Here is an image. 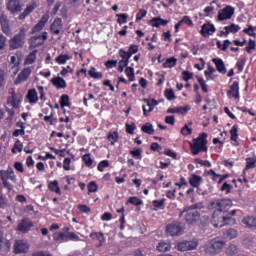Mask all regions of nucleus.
<instances>
[{
    "label": "nucleus",
    "instance_id": "1",
    "mask_svg": "<svg viewBox=\"0 0 256 256\" xmlns=\"http://www.w3.org/2000/svg\"><path fill=\"white\" fill-rule=\"evenodd\" d=\"M232 206L233 201L231 199H216L210 202L209 209H216L212 214V225L214 227L235 225V219L227 214Z\"/></svg>",
    "mask_w": 256,
    "mask_h": 256
},
{
    "label": "nucleus",
    "instance_id": "2",
    "mask_svg": "<svg viewBox=\"0 0 256 256\" xmlns=\"http://www.w3.org/2000/svg\"><path fill=\"white\" fill-rule=\"evenodd\" d=\"M0 179L4 189H7L9 197H11V191H13V185L9 183H17V176L13 168H8L7 170H0Z\"/></svg>",
    "mask_w": 256,
    "mask_h": 256
},
{
    "label": "nucleus",
    "instance_id": "3",
    "mask_svg": "<svg viewBox=\"0 0 256 256\" xmlns=\"http://www.w3.org/2000/svg\"><path fill=\"white\" fill-rule=\"evenodd\" d=\"M190 149H191L192 155H199L201 151H203L204 153H207V150H208L207 134L202 133L199 135V137L194 138L190 145Z\"/></svg>",
    "mask_w": 256,
    "mask_h": 256
},
{
    "label": "nucleus",
    "instance_id": "4",
    "mask_svg": "<svg viewBox=\"0 0 256 256\" xmlns=\"http://www.w3.org/2000/svg\"><path fill=\"white\" fill-rule=\"evenodd\" d=\"M28 28L22 27L18 34L14 35L12 39H10V49H21L23 45H25V37H27Z\"/></svg>",
    "mask_w": 256,
    "mask_h": 256
},
{
    "label": "nucleus",
    "instance_id": "5",
    "mask_svg": "<svg viewBox=\"0 0 256 256\" xmlns=\"http://www.w3.org/2000/svg\"><path fill=\"white\" fill-rule=\"evenodd\" d=\"M225 245V242L221 240V238H215L213 240H210L206 246H205V252L209 255H217V253H220L223 249V246Z\"/></svg>",
    "mask_w": 256,
    "mask_h": 256
},
{
    "label": "nucleus",
    "instance_id": "6",
    "mask_svg": "<svg viewBox=\"0 0 256 256\" xmlns=\"http://www.w3.org/2000/svg\"><path fill=\"white\" fill-rule=\"evenodd\" d=\"M185 232V226L180 222H172L166 226V233L170 237H179Z\"/></svg>",
    "mask_w": 256,
    "mask_h": 256
},
{
    "label": "nucleus",
    "instance_id": "7",
    "mask_svg": "<svg viewBox=\"0 0 256 256\" xmlns=\"http://www.w3.org/2000/svg\"><path fill=\"white\" fill-rule=\"evenodd\" d=\"M235 15V8L233 6H226L218 12V21H227Z\"/></svg>",
    "mask_w": 256,
    "mask_h": 256
},
{
    "label": "nucleus",
    "instance_id": "8",
    "mask_svg": "<svg viewBox=\"0 0 256 256\" xmlns=\"http://www.w3.org/2000/svg\"><path fill=\"white\" fill-rule=\"evenodd\" d=\"M185 214V221L188 223V225H194L196 221L201 219V213L199 211H193V210H186L184 209Z\"/></svg>",
    "mask_w": 256,
    "mask_h": 256
},
{
    "label": "nucleus",
    "instance_id": "9",
    "mask_svg": "<svg viewBox=\"0 0 256 256\" xmlns=\"http://www.w3.org/2000/svg\"><path fill=\"white\" fill-rule=\"evenodd\" d=\"M29 251V243L25 240H16L14 244V253L21 255V253H27Z\"/></svg>",
    "mask_w": 256,
    "mask_h": 256
},
{
    "label": "nucleus",
    "instance_id": "10",
    "mask_svg": "<svg viewBox=\"0 0 256 256\" xmlns=\"http://www.w3.org/2000/svg\"><path fill=\"white\" fill-rule=\"evenodd\" d=\"M199 243L197 240H192V241H184V242H179L177 247L178 251H192L193 249H197Z\"/></svg>",
    "mask_w": 256,
    "mask_h": 256
},
{
    "label": "nucleus",
    "instance_id": "11",
    "mask_svg": "<svg viewBox=\"0 0 256 256\" xmlns=\"http://www.w3.org/2000/svg\"><path fill=\"white\" fill-rule=\"evenodd\" d=\"M47 41V32H43L40 35L32 36L30 38V46L32 47H39L43 45Z\"/></svg>",
    "mask_w": 256,
    "mask_h": 256
},
{
    "label": "nucleus",
    "instance_id": "12",
    "mask_svg": "<svg viewBox=\"0 0 256 256\" xmlns=\"http://www.w3.org/2000/svg\"><path fill=\"white\" fill-rule=\"evenodd\" d=\"M50 31L54 35H59L63 31V20L61 18H55L50 25Z\"/></svg>",
    "mask_w": 256,
    "mask_h": 256
},
{
    "label": "nucleus",
    "instance_id": "13",
    "mask_svg": "<svg viewBox=\"0 0 256 256\" xmlns=\"http://www.w3.org/2000/svg\"><path fill=\"white\" fill-rule=\"evenodd\" d=\"M49 22V14L42 15L39 22L33 27L32 33H39V31H43L45 25Z\"/></svg>",
    "mask_w": 256,
    "mask_h": 256
},
{
    "label": "nucleus",
    "instance_id": "14",
    "mask_svg": "<svg viewBox=\"0 0 256 256\" xmlns=\"http://www.w3.org/2000/svg\"><path fill=\"white\" fill-rule=\"evenodd\" d=\"M31 227H33V222L29 219H23L18 223L17 231L20 233H29V231H31Z\"/></svg>",
    "mask_w": 256,
    "mask_h": 256
},
{
    "label": "nucleus",
    "instance_id": "15",
    "mask_svg": "<svg viewBox=\"0 0 256 256\" xmlns=\"http://www.w3.org/2000/svg\"><path fill=\"white\" fill-rule=\"evenodd\" d=\"M215 31H217V29L215 28V25L211 23H205L202 25L200 33L202 37H209L213 35Z\"/></svg>",
    "mask_w": 256,
    "mask_h": 256
},
{
    "label": "nucleus",
    "instance_id": "16",
    "mask_svg": "<svg viewBox=\"0 0 256 256\" xmlns=\"http://www.w3.org/2000/svg\"><path fill=\"white\" fill-rule=\"evenodd\" d=\"M31 72L32 70L30 67L24 68L16 78V85H21V83H25V81L29 79Z\"/></svg>",
    "mask_w": 256,
    "mask_h": 256
},
{
    "label": "nucleus",
    "instance_id": "17",
    "mask_svg": "<svg viewBox=\"0 0 256 256\" xmlns=\"http://www.w3.org/2000/svg\"><path fill=\"white\" fill-rule=\"evenodd\" d=\"M144 103H147V107L143 106V115L144 117H147V113H151V111H153V109H155V107H157V105H159V102H157V100L155 99H144Z\"/></svg>",
    "mask_w": 256,
    "mask_h": 256
},
{
    "label": "nucleus",
    "instance_id": "18",
    "mask_svg": "<svg viewBox=\"0 0 256 256\" xmlns=\"http://www.w3.org/2000/svg\"><path fill=\"white\" fill-rule=\"evenodd\" d=\"M7 9L10 11V13H21L22 7L19 3V0H9L7 4Z\"/></svg>",
    "mask_w": 256,
    "mask_h": 256
},
{
    "label": "nucleus",
    "instance_id": "19",
    "mask_svg": "<svg viewBox=\"0 0 256 256\" xmlns=\"http://www.w3.org/2000/svg\"><path fill=\"white\" fill-rule=\"evenodd\" d=\"M229 99H239V82L235 81L227 92Z\"/></svg>",
    "mask_w": 256,
    "mask_h": 256
},
{
    "label": "nucleus",
    "instance_id": "20",
    "mask_svg": "<svg viewBox=\"0 0 256 256\" xmlns=\"http://www.w3.org/2000/svg\"><path fill=\"white\" fill-rule=\"evenodd\" d=\"M189 111H191V107L189 105H186V106L168 108L166 113H178L179 115H187Z\"/></svg>",
    "mask_w": 256,
    "mask_h": 256
},
{
    "label": "nucleus",
    "instance_id": "21",
    "mask_svg": "<svg viewBox=\"0 0 256 256\" xmlns=\"http://www.w3.org/2000/svg\"><path fill=\"white\" fill-rule=\"evenodd\" d=\"M0 25L5 35H11V28L9 27V19L4 14L0 15Z\"/></svg>",
    "mask_w": 256,
    "mask_h": 256
},
{
    "label": "nucleus",
    "instance_id": "22",
    "mask_svg": "<svg viewBox=\"0 0 256 256\" xmlns=\"http://www.w3.org/2000/svg\"><path fill=\"white\" fill-rule=\"evenodd\" d=\"M212 62L216 66V70L218 71V73H221L222 75H225V73H227V68L225 67V62H223V59L213 58Z\"/></svg>",
    "mask_w": 256,
    "mask_h": 256
},
{
    "label": "nucleus",
    "instance_id": "23",
    "mask_svg": "<svg viewBox=\"0 0 256 256\" xmlns=\"http://www.w3.org/2000/svg\"><path fill=\"white\" fill-rule=\"evenodd\" d=\"M168 24L169 21L163 20L161 17H154L150 20L151 27H156V29H159V27H166Z\"/></svg>",
    "mask_w": 256,
    "mask_h": 256
},
{
    "label": "nucleus",
    "instance_id": "24",
    "mask_svg": "<svg viewBox=\"0 0 256 256\" xmlns=\"http://www.w3.org/2000/svg\"><path fill=\"white\" fill-rule=\"evenodd\" d=\"M51 83L56 89H65L67 87V82L62 77H54Z\"/></svg>",
    "mask_w": 256,
    "mask_h": 256
},
{
    "label": "nucleus",
    "instance_id": "25",
    "mask_svg": "<svg viewBox=\"0 0 256 256\" xmlns=\"http://www.w3.org/2000/svg\"><path fill=\"white\" fill-rule=\"evenodd\" d=\"M224 31L221 32V35H225L227 37V35H229V33H239V31L241 30V27H239V25L237 24H231L229 26L224 27Z\"/></svg>",
    "mask_w": 256,
    "mask_h": 256
},
{
    "label": "nucleus",
    "instance_id": "26",
    "mask_svg": "<svg viewBox=\"0 0 256 256\" xmlns=\"http://www.w3.org/2000/svg\"><path fill=\"white\" fill-rule=\"evenodd\" d=\"M36 7H37V5L35 3L27 5V7L23 11V13L20 14L19 19L23 20L26 17H29V15H31V13H33L35 11Z\"/></svg>",
    "mask_w": 256,
    "mask_h": 256
},
{
    "label": "nucleus",
    "instance_id": "27",
    "mask_svg": "<svg viewBox=\"0 0 256 256\" xmlns=\"http://www.w3.org/2000/svg\"><path fill=\"white\" fill-rule=\"evenodd\" d=\"M26 97L31 105H35V103L39 101V96L37 95V90L35 89H30Z\"/></svg>",
    "mask_w": 256,
    "mask_h": 256
},
{
    "label": "nucleus",
    "instance_id": "28",
    "mask_svg": "<svg viewBox=\"0 0 256 256\" xmlns=\"http://www.w3.org/2000/svg\"><path fill=\"white\" fill-rule=\"evenodd\" d=\"M90 237L99 241V244L97 245L98 248L103 247V243H105V234L102 232H92Z\"/></svg>",
    "mask_w": 256,
    "mask_h": 256
},
{
    "label": "nucleus",
    "instance_id": "29",
    "mask_svg": "<svg viewBox=\"0 0 256 256\" xmlns=\"http://www.w3.org/2000/svg\"><path fill=\"white\" fill-rule=\"evenodd\" d=\"M201 181H203V178L199 175L192 174L189 177V183H190L191 187L195 188V187L201 186Z\"/></svg>",
    "mask_w": 256,
    "mask_h": 256
},
{
    "label": "nucleus",
    "instance_id": "30",
    "mask_svg": "<svg viewBox=\"0 0 256 256\" xmlns=\"http://www.w3.org/2000/svg\"><path fill=\"white\" fill-rule=\"evenodd\" d=\"M242 223L246 226L249 227L250 229L256 228V218L255 217H245L242 220Z\"/></svg>",
    "mask_w": 256,
    "mask_h": 256
},
{
    "label": "nucleus",
    "instance_id": "31",
    "mask_svg": "<svg viewBox=\"0 0 256 256\" xmlns=\"http://www.w3.org/2000/svg\"><path fill=\"white\" fill-rule=\"evenodd\" d=\"M37 61V50H34L28 54L26 57L24 64L26 65H33Z\"/></svg>",
    "mask_w": 256,
    "mask_h": 256
},
{
    "label": "nucleus",
    "instance_id": "32",
    "mask_svg": "<svg viewBox=\"0 0 256 256\" xmlns=\"http://www.w3.org/2000/svg\"><path fill=\"white\" fill-rule=\"evenodd\" d=\"M157 249H158V251H160L161 253H166L167 251H171V243L165 242V241H161V242H159V244L157 245Z\"/></svg>",
    "mask_w": 256,
    "mask_h": 256
},
{
    "label": "nucleus",
    "instance_id": "33",
    "mask_svg": "<svg viewBox=\"0 0 256 256\" xmlns=\"http://www.w3.org/2000/svg\"><path fill=\"white\" fill-rule=\"evenodd\" d=\"M230 139L231 141L237 142V139H239V125L234 124L230 130Z\"/></svg>",
    "mask_w": 256,
    "mask_h": 256
},
{
    "label": "nucleus",
    "instance_id": "34",
    "mask_svg": "<svg viewBox=\"0 0 256 256\" xmlns=\"http://www.w3.org/2000/svg\"><path fill=\"white\" fill-rule=\"evenodd\" d=\"M256 167V159L248 157L246 158V167L243 170V175H245L246 171H249V169H255Z\"/></svg>",
    "mask_w": 256,
    "mask_h": 256
},
{
    "label": "nucleus",
    "instance_id": "35",
    "mask_svg": "<svg viewBox=\"0 0 256 256\" xmlns=\"http://www.w3.org/2000/svg\"><path fill=\"white\" fill-rule=\"evenodd\" d=\"M48 189H50L52 192L56 193L57 195H61V188H59V181L54 180L49 183Z\"/></svg>",
    "mask_w": 256,
    "mask_h": 256
},
{
    "label": "nucleus",
    "instance_id": "36",
    "mask_svg": "<svg viewBox=\"0 0 256 256\" xmlns=\"http://www.w3.org/2000/svg\"><path fill=\"white\" fill-rule=\"evenodd\" d=\"M53 239L56 242L63 243L65 241H67V234H65V232H55L53 234Z\"/></svg>",
    "mask_w": 256,
    "mask_h": 256
},
{
    "label": "nucleus",
    "instance_id": "37",
    "mask_svg": "<svg viewBox=\"0 0 256 256\" xmlns=\"http://www.w3.org/2000/svg\"><path fill=\"white\" fill-rule=\"evenodd\" d=\"M71 59V56L68 54H60L58 57H56L55 62L58 65H65L69 60Z\"/></svg>",
    "mask_w": 256,
    "mask_h": 256
},
{
    "label": "nucleus",
    "instance_id": "38",
    "mask_svg": "<svg viewBox=\"0 0 256 256\" xmlns=\"http://www.w3.org/2000/svg\"><path fill=\"white\" fill-rule=\"evenodd\" d=\"M175 65H177V58H175V57L168 58L163 63V67L165 69H173V67H175Z\"/></svg>",
    "mask_w": 256,
    "mask_h": 256
},
{
    "label": "nucleus",
    "instance_id": "39",
    "mask_svg": "<svg viewBox=\"0 0 256 256\" xmlns=\"http://www.w3.org/2000/svg\"><path fill=\"white\" fill-rule=\"evenodd\" d=\"M107 140L111 143V145H115V143L119 141V133H117V131L109 132Z\"/></svg>",
    "mask_w": 256,
    "mask_h": 256
},
{
    "label": "nucleus",
    "instance_id": "40",
    "mask_svg": "<svg viewBox=\"0 0 256 256\" xmlns=\"http://www.w3.org/2000/svg\"><path fill=\"white\" fill-rule=\"evenodd\" d=\"M129 204L139 207L140 205H143V200L139 199L137 196H132L126 202V205H129Z\"/></svg>",
    "mask_w": 256,
    "mask_h": 256
},
{
    "label": "nucleus",
    "instance_id": "41",
    "mask_svg": "<svg viewBox=\"0 0 256 256\" xmlns=\"http://www.w3.org/2000/svg\"><path fill=\"white\" fill-rule=\"evenodd\" d=\"M88 75L92 77V79H103V73L97 72V69H95V67H92L88 71Z\"/></svg>",
    "mask_w": 256,
    "mask_h": 256
},
{
    "label": "nucleus",
    "instance_id": "42",
    "mask_svg": "<svg viewBox=\"0 0 256 256\" xmlns=\"http://www.w3.org/2000/svg\"><path fill=\"white\" fill-rule=\"evenodd\" d=\"M143 133H146L147 135H153L155 133V129L153 128V124L146 123L142 126Z\"/></svg>",
    "mask_w": 256,
    "mask_h": 256
},
{
    "label": "nucleus",
    "instance_id": "43",
    "mask_svg": "<svg viewBox=\"0 0 256 256\" xmlns=\"http://www.w3.org/2000/svg\"><path fill=\"white\" fill-rule=\"evenodd\" d=\"M60 106L63 108L71 107V102H69V95L64 94L60 97Z\"/></svg>",
    "mask_w": 256,
    "mask_h": 256
},
{
    "label": "nucleus",
    "instance_id": "44",
    "mask_svg": "<svg viewBox=\"0 0 256 256\" xmlns=\"http://www.w3.org/2000/svg\"><path fill=\"white\" fill-rule=\"evenodd\" d=\"M119 56L123 61H126V63H129V60L131 59V53H129V51H125L123 48L119 50Z\"/></svg>",
    "mask_w": 256,
    "mask_h": 256
},
{
    "label": "nucleus",
    "instance_id": "45",
    "mask_svg": "<svg viewBox=\"0 0 256 256\" xmlns=\"http://www.w3.org/2000/svg\"><path fill=\"white\" fill-rule=\"evenodd\" d=\"M125 73L129 79V81H135V69L133 67H127Z\"/></svg>",
    "mask_w": 256,
    "mask_h": 256
},
{
    "label": "nucleus",
    "instance_id": "46",
    "mask_svg": "<svg viewBox=\"0 0 256 256\" xmlns=\"http://www.w3.org/2000/svg\"><path fill=\"white\" fill-rule=\"evenodd\" d=\"M224 235L226 239H235V237H237V230L230 228L225 231Z\"/></svg>",
    "mask_w": 256,
    "mask_h": 256
},
{
    "label": "nucleus",
    "instance_id": "47",
    "mask_svg": "<svg viewBox=\"0 0 256 256\" xmlns=\"http://www.w3.org/2000/svg\"><path fill=\"white\" fill-rule=\"evenodd\" d=\"M165 198H162L161 200H153L152 205L155 207V209H163L165 207Z\"/></svg>",
    "mask_w": 256,
    "mask_h": 256
},
{
    "label": "nucleus",
    "instance_id": "48",
    "mask_svg": "<svg viewBox=\"0 0 256 256\" xmlns=\"http://www.w3.org/2000/svg\"><path fill=\"white\" fill-rule=\"evenodd\" d=\"M19 103H21V100L19 99V96L14 94L12 95V99L10 101V105L14 107V109H17L19 107Z\"/></svg>",
    "mask_w": 256,
    "mask_h": 256
},
{
    "label": "nucleus",
    "instance_id": "49",
    "mask_svg": "<svg viewBox=\"0 0 256 256\" xmlns=\"http://www.w3.org/2000/svg\"><path fill=\"white\" fill-rule=\"evenodd\" d=\"M86 167H91L93 165V158H91V154H85L82 157Z\"/></svg>",
    "mask_w": 256,
    "mask_h": 256
},
{
    "label": "nucleus",
    "instance_id": "50",
    "mask_svg": "<svg viewBox=\"0 0 256 256\" xmlns=\"http://www.w3.org/2000/svg\"><path fill=\"white\" fill-rule=\"evenodd\" d=\"M165 97L168 101H173L176 99L175 97V92L173 91V89H166L165 91Z\"/></svg>",
    "mask_w": 256,
    "mask_h": 256
},
{
    "label": "nucleus",
    "instance_id": "51",
    "mask_svg": "<svg viewBox=\"0 0 256 256\" xmlns=\"http://www.w3.org/2000/svg\"><path fill=\"white\" fill-rule=\"evenodd\" d=\"M231 189H233V185H231L227 182H224L220 188V191H224L226 193V195H229V193H231Z\"/></svg>",
    "mask_w": 256,
    "mask_h": 256
},
{
    "label": "nucleus",
    "instance_id": "52",
    "mask_svg": "<svg viewBox=\"0 0 256 256\" xmlns=\"http://www.w3.org/2000/svg\"><path fill=\"white\" fill-rule=\"evenodd\" d=\"M197 209H203V203H196L186 207V211H198Z\"/></svg>",
    "mask_w": 256,
    "mask_h": 256
},
{
    "label": "nucleus",
    "instance_id": "53",
    "mask_svg": "<svg viewBox=\"0 0 256 256\" xmlns=\"http://www.w3.org/2000/svg\"><path fill=\"white\" fill-rule=\"evenodd\" d=\"M109 167V160H102L99 164H98V171H100V173H103V171H105V168Z\"/></svg>",
    "mask_w": 256,
    "mask_h": 256
},
{
    "label": "nucleus",
    "instance_id": "54",
    "mask_svg": "<svg viewBox=\"0 0 256 256\" xmlns=\"http://www.w3.org/2000/svg\"><path fill=\"white\" fill-rule=\"evenodd\" d=\"M144 17H147V10L140 9L139 12L136 14V22L139 23Z\"/></svg>",
    "mask_w": 256,
    "mask_h": 256
},
{
    "label": "nucleus",
    "instance_id": "55",
    "mask_svg": "<svg viewBox=\"0 0 256 256\" xmlns=\"http://www.w3.org/2000/svg\"><path fill=\"white\" fill-rule=\"evenodd\" d=\"M237 251H239V248H237V245L231 244L227 248L226 253H227V255H235L237 253Z\"/></svg>",
    "mask_w": 256,
    "mask_h": 256
},
{
    "label": "nucleus",
    "instance_id": "56",
    "mask_svg": "<svg viewBox=\"0 0 256 256\" xmlns=\"http://www.w3.org/2000/svg\"><path fill=\"white\" fill-rule=\"evenodd\" d=\"M116 17H118L117 23H119V25H123V24L127 23V18L129 17V15L117 14Z\"/></svg>",
    "mask_w": 256,
    "mask_h": 256
},
{
    "label": "nucleus",
    "instance_id": "57",
    "mask_svg": "<svg viewBox=\"0 0 256 256\" xmlns=\"http://www.w3.org/2000/svg\"><path fill=\"white\" fill-rule=\"evenodd\" d=\"M66 236H67V241H81V239L77 234H75V232H68Z\"/></svg>",
    "mask_w": 256,
    "mask_h": 256
},
{
    "label": "nucleus",
    "instance_id": "58",
    "mask_svg": "<svg viewBox=\"0 0 256 256\" xmlns=\"http://www.w3.org/2000/svg\"><path fill=\"white\" fill-rule=\"evenodd\" d=\"M243 33H245L246 35H249L250 37H255L256 33H255V27L253 26H248V28H245L243 30Z\"/></svg>",
    "mask_w": 256,
    "mask_h": 256
},
{
    "label": "nucleus",
    "instance_id": "59",
    "mask_svg": "<svg viewBox=\"0 0 256 256\" xmlns=\"http://www.w3.org/2000/svg\"><path fill=\"white\" fill-rule=\"evenodd\" d=\"M97 189H99V187L97 186V183H95V181H92L88 184L89 193H97Z\"/></svg>",
    "mask_w": 256,
    "mask_h": 256
},
{
    "label": "nucleus",
    "instance_id": "60",
    "mask_svg": "<svg viewBox=\"0 0 256 256\" xmlns=\"http://www.w3.org/2000/svg\"><path fill=\"white\" fill-rule=\"evenodd\" d=\"M243 245L245 247H253V237L252 236H246L243 240Z\"/></svg>",
    "mask_w": 256,
    "mask_h": 256
},
{
    "label": "nucleus",
    "instance_id": "61",
    "mask_svg": "<svg viewBox=\"0 0 256 256\" xmlns=\"http://www.w3.org/2000/svg\"><path fill=\"white\" fill-rule=\"evenodd\" d=\"M255 40L253 39H249L248 45L245 48V51H247V53H252V50L255 49Z\"/></svg>",
    "mask_w": 256,
    "mask_h": 256
},
{
    "label": "nucleus",
    "instance_id": "62",
    "mask_svg": "<svg viewBox=\"0 0 256 256\" xmlns=\"http://www.w3.org/2000/svg\"><path fill=\"white\" fill-rule=\"evenodd\" d=\"M78 210L80 213H91V208L85 204L78 205Z\"/></svg>",
    "mask_w": 256,
    "mask_h": 256
},
{
    "label": "nucleus",
    "instance_id": "63",
    "mask_svg": "<svg viewBox=\"0 0 256 256\" xmlns=\"http://www.w3.org/2000/svg\"><path fill=\"white\" fill-rule=\"evenodd\" d=\"M181 133L182 135H191V133H193V129L189 128V125L185 124L184 127L181 129Z\"/></svg>",
    "mask_w": 256,
    "mask_h": 256
},
{
    "label": "nucleus",
    "instance_id": "64",
    "mask_svg": "<svg viewBox=\"0 0 256 256\" xmlns=\"http://www.w3.org/2000/svg\"><path fill=\"white\" fill-rule=\"evenodd\" d=\"M32 256H53V254L49 251H36L32 253Z\"/></svg>",
    "mask_w": 256,
    "mask_h": 256
}]
</instances>
